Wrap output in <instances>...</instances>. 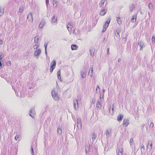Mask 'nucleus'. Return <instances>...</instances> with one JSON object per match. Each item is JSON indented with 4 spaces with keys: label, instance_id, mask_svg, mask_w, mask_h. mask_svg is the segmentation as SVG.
<instances>
[{
    "label": "nucleus",
    "instance_id": "nucleus-1",
    "mask_svg": "<svg viewBox=\"0 0 155 155\" xmlns=\"http://www.w3.org/2000/svg\"><path fill=\"white\" fill-rule=\"evenodd\" d=\"M110 18L109 21H106V22L105 23V24L103 25V29L102 31V33L105 32L106 31V30L107 29V28L109 26V25L110 23Z\"/></svg>",
    "mask_w": 155,
    "mask_h": 155
},
{
    "label": "nucleus",
    "instance_id": "nucleus-2",
    "mask_svg": "<svg viewBox=\"0 0 155 155\" xmlns=\"http://www.w3.org/2000/svg\"><path fill=\"white\" fill-rule=\"evenodd\" d=\"M51 95L54 100L58 101V93L55 91H52L51 92Z\"/></svg>",
    "mask_w": 155,
    "mask_h": 155
},
{
    "label": "nucleus",
    "instance_id": "nucleus-3",
    "mask_svg": "<svg viewBox=\"0 0 155 155\" xmlns=\"http://www.w3.org/2000/svg\"><path fill=\"white\" fill-rule=\"evenodd\" d=\"M120 32V29L119 28H117L115 33V35L114 37V38L115 39H119L120 38V36L119 35V33Z\"/></svg>",
    "mask_w": 155,
    "mask_h": 155
},
{
    "label": "nucleus",
    "instance_id": "nucleus-4",
    "mask_svg": "<svg viewBox=\"0 0 155 155\" xmlns=\"http://www.w3.org/2000/svg\"><path fill=\"white\" fill-rule=\"evenodd\" d=\"M137 44L140 47V51H142L143 48L145 46L143 41L141 40L139 41Z\"/></svg>",
    "mask_w": 155,
    "mask_h": 155
},
{
    "label": "nucleus",
    "instance_id": "nucleus-5",
    "mask_svg": "<svg viewBox=\"0 0 155 155\" xmlns=\"http://www.w3.org/2000/svg\"><path fill=\"white\" fill-rule=\"evenodd\" d=\"M86 74V69L85 68H84L81 71V77L84 78H85Z\"/></svg>",
    "mask_w": 155,
    "mask_h": 155
},
{
    "label": "nucleus",
    "instance_id": "nucleus-6",
    "mask_svg": "<svg viewBox=\"0 0 155 155\" xmlns=\"http://www.w3.org/2000/svg\"><path fill=\"white\" fill-rule=\"evenodd\" d=\"M80 5L83 8H86L87 7V2L84 1L81 3Z\"/></svg>",
    "mask_w": 155,
    "mask_h": 155
},
{
    "label": "nucleus",
    "instance_id": "nucleus-7",
    "mask_svg": "<svg viewBox=\"0 0 155 155\" xmlns=\"http://www.w3.org/2000/svg\"><path fill=\"white\" fill-rule=\"evenodd\" d=\"M41 53V50L40 49H39L35 51L34 53V55L35 56H37L38 57L37 58V59L38 58V57L39 56Z\"/></svg>",
    "mask_w": 155,
    "mask_h": 155
},
{
    "label": "nucleus",
    "instance_id": "nucleus-8",
    "mask_svg": "<svg viewBox=\"0 0 155 155\" xmlns=\"http://www.w3.org/2000/svg\"><path fill=\"white\" fill-rule=\"evenodd\" d=\"M27 19L29 21L31 22L33 21L32 15L31 13H30L27 16Z\"/></svg>",
    "mask_w": 155,
    "mask_h": 155
},
{
    "label": "nucleus",
    "instance_id": "nucleus-9",
    "mask_svg": "<svg viewBox=\"0 0 155 155\" xmlns=\"http://www.w3.org/2000/svg\"><path fill=\"white\" fill-rule=\"evenodd\" d=\"M111 129H107L106 130L105 134L106 135L107 137L108 138L111 135Z\"/></svg>",
    "mask_w": 155,
    "mask_h": 155
},
{
    "label": "nucleus",
    "instance_id": "nucleus-10",
    "mask_svg": "<svg viewBox=\"0 0 155 155\" xmlns=\"http://www.w3.org/2000/svg\"><path fill=\"white\" fill-rule=\"evenodd\" d=\"M77 127L78 128H79V126L80 128H81L82 127V124L81 119L80 118H78L77 119Z\"/></svg>",
    "mask_w": 155,
    "mask_h": 155
},
{
    "label": "nucleus",
    "instance_id": "nucleus-11",
    "mask_svg": "<svg viewBox=\"0 0 155 155\" xmlns=\"http://www.w3.org/2000/svg\"><path fill=\"white\" fill-rule=\"evenodd\" d=\"M90 55L93 56L94 55L95 49L93 47H91L90 49Z\"/></svg>",
    "mask_w": 155,
    "mask_h": 155
},
{
    "label": "nucleus",
    "instance_id": "nucleus-12",
    "mask_svg": "<svg viewBox=\"0 0 155 155\" xmlns=\"http://www.w3.org/2000/svg\"><path fill=\"white\" fill-rule=\"evenodd\" d=\"M129 121L127 119H124L123 121V124L127 127L129 124Z\"/></svg>",
    "mask_w": 155,
    "mask_h": 155
},
{
    "label": "nucleus",
    "instance_id": "nucleus-13",
    "mask_svg": "<svg viewBox=\"0 0 155 155\" xmlns=\"http://www.w3.org/2000/svg\"><path fill=\"white\" fill-rule=\"evenodd\" d=\"M48 43V42H44V47L45 48V53L46 56L47 57V47Z\"/></svg>",
    "mask_w": 155,
    "mask_h": 155
},
{
    "label": "nucleus",
    "instance_id": "nucleus-14",
    "mask_svg": "<svg viewBox=\"0 0 155 155\" xmlns=\"http://www.w3.org/2000/svg\"><path fill=\"white\" fill-rule=\"evenodd\" d=\"M57 19V18H56L55 16H54L53 17L52 19L51 22L53 25H55L56 24Z\"/></svg>",
    "mask_w": 155,
    "mask_h": 155
},
{
    "label": "nucleus",
    "instance_id": "nucleus-15",
    "mask_svg": "<svg viewBox=\"0 0 155 155\" xmlns=\"http://www.w3.org/2000/svg\"><path fill=\"white\" fill-rule=\"evenodd\" d=\"M72 27V26L70 23H68L67 26V28L69 31H71Z\"/></svg>",
    "mask_w": 155,
    "mask_h": 155
},
{
    "label": "nucleus",
    "instance_id": "nucleus-16",
    "mask_svg": "<svg viewBox=\"0 0 155 155\" xmlns=\"http://www.w3.org/2000/svg\"><path fill=\"white\" fill-rule=\"evenodd\" d=\"M74 105L75 110H76V106L78 107V100L76 99L75 101H73Z\"/></svg>",
    "mask_w": 155,
    "mask_h": 155
},
{
    "label": "nucleus",
    "instance_id": "nucleus-17",
    "mask_svg": "<svg viewBox=\"0 0 155 155\" xmlns=\"http://www.w3.org/2000/svg\"><path fill=\"white\" fill-rule=\"evenodd\" d=\"M56 63V61L55 60H53L51 63L50 67L55 68Z\"/></svg>",
    "mask_w": 155,
    "mask_h": 155
},
{
    "label": "nucleus",
    "instance_id": "nucleus-18",
    "mask_svg": "<svg viewBox=\"0 0 155 155\" xmlns=\"http://www.w3.org/2000/svg\"><path fill=\"white\" fill-rule=\"evenodd\" d=\"M71 49L73 50H77L78 49V47L77 45L74 44H72L71 46Z\"/></svg>",
    "mask_w": 155,
    "mask_h": 155
},
{
    "label": "nucleus",
    "instance_id": "nucleus-19",
    "mask_svg": "<svg viewBox=\"0 0 155 155\" xmlns=\"http://www.w3.org/2000/svg\"><path fill=\"white\" fill-rule=\"evenodd\" d=\"M123 118V115H122L121 114L119 115L117 117V120L119 122H120L122 121Z\"/></svg>",
    "mask_w": 155,
    "mask_h": 155
},
{
    "label": "nucleus",
    "instance_id": "nucleus-20",
    "mask_svg": "<svg viewBox=\"0 0 155 155\" xmlns=\"http://www.w3.org/2000/svg\"><path fill=\"white\" fill-rule=\"evenodd\" d=\"M93 67H91L90 68L89 71L88 72V75L91 77L93 76Z\"/></svg>",
    "mask_w": 155,
    "mask_h": 155
},
{
    "label": "nucleus",
    "instance_id": "nucleus-21",
    "mask_svg": "<svg viewBox=\"0 0 155 155\" xmlns=\"http://www.w3.org/2000/svg\"><path fill=\"white\" fill-rule=\"evenodd\" d=\"M116 19L118 24L119 25H121L122 22L120 17V16L117 17Z\"/></svg>",
    "mask_w": 155,
    "mask_h": 155
},
{
    "label": "nucleus",
    "instance_id": "nucleus-22",
    "mask_svg": "<svg viewBox=\"0 0 155 155\" xmlns=\"http://www.w3.org/2000/svg\"><path fill=\"white\" fill-rule=\"evenodd\" d=\"M101 101L98 100L97 104V107L98 108H101Z\"/></svg>",
    "mask_w": 155,
    "mask_h": 155
},
{
    "label": "nucleus",
    "instance_id": "nucleus-23",
    "mask_svg": "<svg viewBox=\"0 0 155 155\" xmlns=\"http://www.w3.org/2000/svg\"><path fill=\"white\" fill-rule=\"evenodd\" d=\"M4 12V9L2 8L1 6H0V16H2L3 15Z\"/></svg>",
    "mask_w": 155,
    "mask_h": 155
},
{
    "label": "nucleus",
    "instance_id": "nucleus-24",
    "mask_svg": "<svg viewBox=\"0 0 155 155\" xmlns=\"http://www.w3.org/2000/svg\"><path fill=\"white\" fill-rule=\"evenodd\" d=\"M30 113H31L33 114H35L36 112L35 110V108L32 107L30 109L29 111Z\"/></svg>",
    "mask_w": 155,
    "mask_h": 155
},
{
    "label": "nucleus",
    "instance_id": "nucleus-25",
    "mask_svg": "<svg viewBox=\"0 0 155 155\" xmlns=\"http://www.w3.org/2000/svg\"><path fill=\"white\" fill-rule=\"evenodd\" d=\"M136 17H135V15H134L132 16L130 21L132 22H135V21L136 20Z\"/></svg>",
    "mask_w": 155,
    "mask_h": 155
},
{
    "label": "nucleus",
    "instance_id": "nucleus-26",
    "mask_svg": "<svg viewBox=\"0 0 155 155\" xmlns=\"http://www.w3.org/2000/svg\"><path fill=\"white\" fill-rule=\"evenodd\" d=\"M105 0H101L100 2L99 6L100 7H102L103 5Z\"/></svg>",
    "mask_w": 155,
    "mask_h": 155
},
{
    "label": "nucleus",
    "instance_id": "nucleus-27",
    "mask_svg": "<svg viewBox=\"0 0 155 155\" xmlns=\"http://www.w3.org/2000/svg\"><path fill=\"white\" fill-rule=\"evenodd\" d=\"M91 146L90 145H89L87 147V148H85V152L86 154L87 153H88L90 151V147Z\"/></svg>",
    "mask_w": 155,
    "mask_h": 155
},
{
    "label": "nucleus",
    "instance_id": "nucleus-28",
    "mask_svg": "<svg viewBox=\"0 0 155 155\" xmlns=\"http://www.w3.org/2000/svg\"><path fill=\"white\" fill-rule=\"evenodd\" d=\"M105 10L103 9L101 10V13L100 14V15H101V16H103L106 13V12H104Z\"/></svg>",
    "mask_w": 155,
    "mask_h": 155
},
{
    "label": "nucleus",
    "instance_id": "nucleus-29",
    "mask_svg": "<svg viewBox=\"0 0 155 155\" xmlns=\"http://www.w3.org/2000/svg\"><path fill=\"white\" fill-rule=\"evenodd\" d=\"M61 71L58 70L57 71L58 78L59 79H61Z\"/></svg>",
    "mask_w": 155,
    "mask_h": 155
},
{
    "label": "nucleus",
    "instance_id": "nucleus-30",
    "mask_svg": "<svg viewBox=\"0 0 155 155\" xmlns=\"http://www.w3.org/2000/svg\"><path fill=\"white\" fill-rule=\"evenodd\" d=\"M134 8V5L133 4H132L130 6V10L131 12H132Z\"/></svg>",
    "mask_w": 155,
    "mask_h": 155
},
{
    "label": "nucleus",
    "instance_id": "nucleus-31",
    "mask_svg": "<svg viewBox=\"0 0 155 155\" xmlns=\"http://www.w3.org/2000/svg\"><path fill=\"white\" fill-rule=\"evenodd\" d=\"M39 39V36H36V37L35 38V43H38Z\"/></svg>",
    "mask_w": 155,
    "mask_h": 155
},
{
    "label": "nucleus",
    "instance_id": "nucleus-32",
    "mask_svg": "<svg viewBox=\"0 0 155 155\" xmlns=\"http://www.w3.org/2000/svg\"><path fill=\"white\" fill-rule=\"evenodd\" d=\"M96 136V135L94 133H93L91 135V137H92V139L93 141H94L95 139Z\"/></svg>",
    "mask_w": 155,
    "mask_h": 155
},
{
    "label": "nucleus",
    "instance_id": "nucleus-33",
    "mask_svg": "<svg viewBox=\"0 0 155 155\" xmlns=\"http://www.w3.org/2000/svg\"><path fill=\"white\" fill-rule=\"evenodd\" d=\"M123 150L121 149V150L120 151V150H119L118 153L117 151V155H123L122 153Z\"/></svg>",
    "mask_w": 155,
    "mask_h": 155
},
{
    "label": "nucleus",
    "instance_id": "nucleus-34",
    "mask_svg": "<svg viewBox=\"0 0 155 155\" xmlns=\"http://www.w3.org/2000/svg\"><path fill=\"white\" fill-rule=\"evenodd\" d=\"M58 133L59 134H61L62 133V130L61 129L59 128L58 129Z\"/></svg>",
    "mask_w": 155,
    "mask_h": 155
},
{
    "label": "nucleus",
    "instance_id": "nucleus-35",
    "mask_svg": "<svg viewBox=\"0 0 155 155\" xmlns=\"http://www.w3.org/2000/svg\"><path fill=\"white\" fill-rule=\"evenodd\" d=\"M3 57V53L2 52H0V61L1 60Z\"/></svg>",
    "mask_w": 155,
    "mask_h": 155
},
{
    "label": "nucleus",
    "instance_id": "nucleus-36",
    "mask_svg": "<svg viewBox=\"0 0 155 155\" xmlns=\"http://www.w3.org/2000/svg\"><path fill=\"white\" fill-rule=\"evenodd\" d=\"M45 25V24L44 23L43 24H42L41 22L39 25V28H42L43 27V26Z\"/></svg>",
    "mask_w": 155,
    "mask_h": 155
},
{
    "label": "nucleus",
    "instance_id": "nucleus-37",
    "mask_svg": "<svg viewBox=\"0 0 155 155\" xmlns=\"http://www.w3.org/2000/svg\"><path fill=\"white\" fill-rule=\"evenodd\" d=\"M24 10V8L23 7L20 8H19V13H21Z\"/></svg>",
    "mask_w": 155,
    "mask_h": 155
},
{
    "label": "nucleus",
    "instance_id": "nucleus-38",
    "mask_svg": "<svg viewBox=\"0 0 155 155\" xmlns=\"http://www.w3.org/2000/svg\"><path fill=\"white\" fill-rule=\"evenodd\" d=\"M152 43H154L155 42V37L153 36L152 38Z\"/></svg>",
    "mask_w": 155,
    "mask_h": 155
},
{
    "label": "nucleus",
    "instance_id": "nucleus-39",
    "mask_svg": "<svg viewBox=\"0 0 155 155\" xmlns=\"http://www.w3.org/2000/svg\"><path fill=\"white\" fill-rule=\"evenodd\" d=\"M31 155H34V150L32 147H31Z\"/></svg>",
    "mask_w": 155,
    "mask_h": 155
},
{
    "label": "nucleus",
    "instance_id": "nucleus-40",
    "mask_svg": "<svg viewBox=\"0 0 155 155\" xmlns=\"http://www.w3.org/2000/svg\"><path fill=\"white\" fill-rule=\"evenodd\" d=\"M45 3L46 7L48 8V5L49 4V0H45Z\"/></svg>",
    "mask_w": 155,
    "mask_h": 155
},
{
    "label": "nucleus",
    "instance_id": "nucleus-41",
    "mask_svg": "<svg viewBox=\"0 0 155 155\" xmlns=\"http://www.w3.org/2000/svg\"><path fill=\"white\" fill-rule=\"evenodd\" d=\"M148 7L149 9H152L153 8V6L152 4H151V3H150L148 5Z\"/></svg>",
    "mask_w": 155,
    "mask_h": 155
},
{
    "label": "nucleus",
    "instance_id": "nucleus-42",
    "mask_svg": "<svg viewBox=\"0 0 155 155\" xmlns=\"http://www.w3.org/2000/svg\"><path fill=\"white\" fill-rule=\"evenodd\" d=\"M133 139L132 138H131L130 140V145H132L133 144L132 143V142H133Z\"/></svg>",
    "mask_w": 155,
    "mask_h": 155
},
{
    "label": "nucleus",
    "instance_id": "nucleus-43",
    "mask_svg": "<svg viewBox=\"0 0 155 155\" xmlns=\"http://www.w3.org/2000/svg\"><path fill=\"white\" fill-rule=\"evenodd\" d=\"M55 68L50 67V71L51 73L53 72L54 69Z\"/></svg>",
    "mask_w": 155,
    "mask_h": 155
},
{
    "label": "nucleus",
    "instance_id": "nucleus-44",
    "mask_svg": "<svg viewBox=\"0 0 155 155\" xmlns=\"http://www.w3.org/2000/svg\"><path fill=\"white\" fill-rule=\"evenodd\" d=\"M19 135H16L15 136V139L16 140H17L18 139V138H19Z\"/></svg>",
    "mask_w": 155,
    "mask_h": 155
},
{
    "label": "nucleus",
    "instance_id": "nucleus-45",
    "mask_svg": "<svg viewBox=\"0 0 155 155\" xmlns=\"http://www.w3.org/2000/svg\"><path fill=\"white\" fill-rule=\"evenodd\" d=\"M154 126V124L152 122H151L150 124V126L151 127H153Z\"/></svg>",
    "mask_w": 155,
    "mask_h": 155
},
{
    "label": "nucleus",
    "instance_id": "nucleus-46",
    "mask_svg": "<svg viewBox=\"0 0 155 155\" xmlns=\"http://www.w3.org/2000/svg\"><path fill=\"white\" fill-rule=\"evenodd\" d=\"M38 47V45H35L34 46V49H37V48Z\"/></svg>",
    "mask_w": 155,
    "mask_h": 155
},
{
    "label": "nucleus",
    "instance_id": "nucleus-47",
    "mask_svg": "<svg viewBox=\"0 0 155 155\" xmlns=\"http://www.w3.org/2000/svg\"><path fill=\"white\" fill-rule=\"evenodd\" d=\"M141 150V152H142V149H143L144 150H145V147L144 145H142V147L140 148Z\"/></svg>",
    "mask_w": 155,
    "mask_h": 155
},
{
    "label": "nucleus",
    "instance_id": "nucleus-48",
    "mask_svg": "<svg viewBox=\"0 0 155 155\" xmlns=\"http://www.w3.org/2000/svg\"><path fill=\"white\" fill-rule=\"evenodd\" d=\"M145 126V124H143L141 125V129H142V130H143V129Z\"/></svg>",
    "mask_w": 155,
    "mask_h": 155
},
{
    "label": "nucleus",
    "instance_id": "nucleus-49",
    "mask_svg": "<svg viewBox=\"0 0 155 155\" xmlns=\"http://www.w3.org/2000/svg\"><path fill=\"white\" fill-rule=\"evenodd\" d=\"M3 44V40H0V45H2Z\"/></svg>",
    "mask_w": 155,
    "mask_h": 155
},
{
    "label": "nucleus",
    "instance_id": "nucleus-50",
    "mask_svg": "<svg viewBox=\"0 0 155 155\" xmlns=\"http://www.w3.org/2000/svg\"><path fill=\"white\" fill-rule=\"evenodd\" d=\"M109 48H107V54H109Z\"/></svg>",
    "mask_w": 155,
    "mask_h": 155
},
{
    "label": "nucleus",
    "instance_id": "nucleus-51",
    "mask_svg": "<svg viewBox=\"0 0 155 155\" xmlns=\"http://www.w3.org/2000/svg\"><path fill=\"white\" fill-rule=\"evenodd\" d=\"M112 113H113L114 110V104H112Z\"/></svg>",
    "mask_w": 155,
    "mask_h": 155
},
{
    "label": "nucleus",
    "instance_id": "nucleus-52",
    "mask_svg": "<svg viewBox=\"0 0 155 155\" xmlns=\"http://www.w3.org/2000/svg\"><path fill=\"white\" fill-rule=\"evenodd\" d=\"M53 2H54L53 5H54V4H56L55 7H56L57 5V4H56L57 3V1H54Z\"/></svg>",
    "mask_w": 155,
    "mask_h": 155
},
{
    "label": "nucleus",
    "instance_id": "nucleus-53",
    "mask_svg": "<svg viewBox=\"0 0 155 155\" xmlns=\"http://www.w3.org/2000/svg\"><path fill=\"white\" fill-rule=\"evenodd\" d=\"M99 91V92H100V99H102V98H103V97H102L101 96V92H100V91Z\"/></svg>",
    "mask_w": 155,
    "mask_h": 155
},
{
    "label": "nucleus",
    "instance_id": "nucleus-54",
    "mask_svg": "<svg viewBox=\"0 0 155 155\" xmlns=\"http://www.w3.org/2000/svg\"><path fill=\"white\" fill-rule=\"evenodd\" d=\"M97 89H99L100 90V88L98 85H97V88L96 89V91H97Z\"/></svg>",
    "mask_w": 155,
    "mask_h": 155
},
{
    "label": "nucleus",
    "instance_id": "nucleus-55",
    "mask_svg": "<svg viewBox=\"0 0 155 155\" xmlns=\"http://www.w3.org/2000/svg\"><path fill=\"white\" fill-rule=\"evenodd\" d=\"M29 115L31 117L33 118H34V117L30 113H29Z\"/></svg>",
    "mask_w": 155,
    "mask_h": 155
},
{
    "label": "nucleus",
    "instance_id": "nucleus-56",
    "mask_svg": "<svg viewBox=\"0 0 155 155\" xmlns=\"http://www.w3.org/2000/svg\"><path fill=\"white\" fill-rule=\"evenodd\" d=\"M2 65V64L1 61H0V67L1 68Z\"/></svg>",
    "mask_w": 155,
    "mask_h": 155
},
{
    "label": "nucleus",
    "instance_id": "nucleus-57",
    "mask_svg": "<svg viewBox=\"0 0 155 155\" xmlns=\"http://www.w3.org/2000/svg\"><path fill=\"white\" fill-rule=\"evenodd\" d=\"M121 59H120V58H118V62H120V61H121Z\"/></svg>",
    "mask_w": 155,
    "mask_h": 155
},
{
    "label": "nucleus",
    "instance_id": "nucleus-58",
    "mask_svg": "<svg viewBox=\"0 0 155 155\" xmlns=\"http://www.w3.org/2000/svg\"><path fill=\"white\" fill-rule=\"evenodd\" d=\"M152 145H153V143H150V146L151 147V148H152Z\"/></svg>",
    "mask_w": 155,
    "mask_h": 155
},
{
    "label": "nucleus",
    "instance_id": "nucleus-59",
    "mask_svg": "<svg viewBox=\"0 0 155 155\" xmlns=\"http://www.w3.org/2000/svg\"><path fill=\"white\" fill-rule=\"evenodd\" d=\"M104 89H103V97L104 96Z\"/></svg>",
    "mask_w": 155,
    "mask_h": 155
},
{
    "label": "nucleus",
    "instance_id": "nucleus-60",
    "mask_svg": "<svg viewBox=\"0 0 155 155\" xmlns=\"http://www.w3.org/2000/svg\"><path fill=\"white\" fill-rule=\"evenodd\" d=\"M95 101V99H94V101H93V100H92V102L93 104H94Z\"/></svg>",
    "mask_w": 155,
    "mask_h": 155
},
{
    "label": "nucleus",
    "instance_id": "nucleus-61",
    "mask_svg": "<svg viewBox=\"0 0 155 155\" xmlns=\"http://www.w3.org/2000/svg\"><path fill=\"white\" fill-rule=\"evenodd\" d=\"M108 150H106V148H104V152H106V151H107Z\"/></svg>",
    "mask_w": 155,
    "mask_h": 155
},
{
    "label": "nucleus",
    "instance_id": "nucleus-62",
    "mask_svg": "<svg viewBox=\"0 0 155 155\" xmlns=\"http://www.w3.org/2000/svg\"><path fill=\"white\" fill-rule=\"evenodd\" d=\"M15 93H16V94L17 96L18 97L19 96V95H18V93H16V92H15Z\"/></svg>",
    "mask_w": 155,
    "mask_h": 155
},
{
    "label": "nucleus",
    "instance_id": "nucleus-63",
    "mask_svg": "<svg viewBox=\"0 0 155 155\" xmlns=\"http://www.w3.org/2000/svg\"><path fill=\"white\" fill-rule=\"evenodd\" d=\"M111 107H110V108H109V113H110V108Z\"/></svg>",
    "mask_w": 155,
    "mask_h": 155
},
{
    "label": "nucleus",
    "instance_id": "nucleus-64",
    "mask_svg": "<svg viewBox=\"0 0 155 155\" xmlns=\"http://www.w3.org/2000/svg\"><path fill=\"white\" fill-rule=\"evenodd\" d=\"M8 63H9L10 64H11V61H9V62H8Z\"/></svg>",
    "mask_w": 155,
    "mask_h": 155
}]
</instances>
